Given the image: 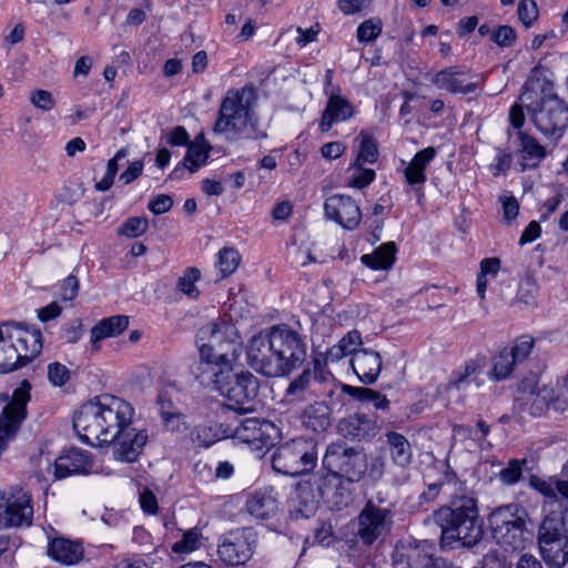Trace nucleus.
I'll use <instances>...</instances> for the list:
<instances>
[{
    "label": "nucleus",
    "mask_w": 568,
    "mask_h": 568,
    "mask_svg": "<svg viewBox=\"0 0 568 568\" xmlns=\"http://www.w3.org/2000/svg\"><path fill=\"white\" fill-rule=\"evenodd\" d=\"M48 555L63 565H75L83 558V547L78 541L59 537L49 542Z\"/></svg>",
    "instance_id": "nucleus-27"
},
{
    "label": "nucleus",
    "mask_w": 568,
    "mask_h": 568,
    "mask_svg": "<svg viewBox=\"0 0 568 568\" xmlns=\"http://www.w3.org/2000/svg\"><path fill=\"white\" fill-rule=\"evenodd\" d=\"M211 412V409L207 410V417H200L197 409L195 410L197 418L204 419L194 425L190 432V439L197 447L209 448L222 438L229 437L227 430L221 424L210 419Z\"/></svg>",
    "instance_id": "nucleus-25"
},
{
    "label": "nucleus",
    "mask_w": 568,
    "mask_h": 568,
    "mask_svg": "<svg viewBox=\"0 0 568 568\" xmlns=\"http://www.w3.org/2000/svg\"><path fill=\"white\" fill-rule=\"evenodd\" d=\"M39 329L24 328L19 324L0 326V373H9L27 365L42 351Z\"/></svg>",
    "instance_id": "nucleus-5"
},
{
    "label": "nucleus",
    "mask_w": 568,
    "mask_h": 568,
    "mask_svg": "<svg viewBox=\"0 0 568 568\" xmlns=\"http://www.w3.org/2000/svg\"><path fill=\"white\" fill-rule=\"evenodd\" d=\"M165 142L171 146H186L190 141V135L184 126L178 125L165 134Z\"/></svg>",
    "instance_id": "nucleus-54"
},
{
    "label": "nucleus",
    "mask_w": 568,
    "mask_h": 568,
    "mask_svg": "<svg viewBox=\"0 0 568 568\" xmlns=\"http://www.w3.org/2000/svg\"><path fill=\"white\" fill-rule=\"evenodd\" d=\"M490 39L500 47H509L515 40V31L509 26H500L493 31Z\"/></svg>",
    "instance_id": "nucleus-55"
},
{
    "label": "nucleus",
    "mask_w": 568,
    "mask_h": 568,
    "mask_svg": "<svg viewBox=\"0 0 568 568\" xmlns=\"http://www.w3.org/2000/svg\"><path fill=\"white\" fill-rule=\"evenodd\" d=\"M317 444L313 438L298 437L280 445L272 456L275 471L286 476L308 474L317 464Z\"/></svg>",
    "instance_id": "nucleus-8"
},
{
    "label": "nucleus",
    "mask_w": 568,
    "mask_h": 568,
    "mask_svg": "<svg viewBox=\"0 0 568 568\" xmlns=\"http://www.w3.org/2000/svg\"><path fill=\"white\" fill-rule=\"evenodd\" d=\"M341 389L343 393L349 395L351 397L363 402V403H372L374 408L377 410L387 412L390 406L389 399L386 395L366 387H356L346 384H341Z\"/></svg>",
    "instance_id": "nucleus-35"
},
{
    "label": "nucleus",
    "mask_w": 568,
    "mask_h": 568,
    "mask_svg": "<svg viewBox=\"0 0 568 568\" xmlns=\"http://www.w3.org/2000/svg\"><path fill=\"white\" fill-rule=\"evenodd\" d=\"M344 481L345 480L339 475L325 470L324 468L312 477V483L321 498L337 495L338 490L343 488Z\"/></svg>",
    "instance_id": "nucleus-37"
},
{
    "label": "nucleus",
    "mask_w": 568,
    "mask_h": 568,
    "mask_svg": "<svg viewBox=\"0 0 568 568\" xmlns=\"http://www.w3.org/2000/svg\"><path fill=\"white\" fill-rule=\"evenodd\" d=\"M426 521H432L440 528L442 548H454L457 542L470 548L484 537V520L473 497L462 496L450 506L435 510Z\"/></svg>",
    "instance_id": "nucleus-3"
},
{
    "label": "nucleus",
    "mask_w": 568,
    "mask_h": 568,
    "mask_svg": "<svg viewBox=\"0 0 568 568\" xmlns=\"http://www.w3.org/2000/svg\"><path fill=\"white\" fill-rule=\"evenodd\" d=\"M479 368L480 365L477 361H469L465 363L464 366L453 373L447 384V388L463 390L469 387L473 383L478 387L477 373Z\"/></svg>",
    "instance_id": "nucleus-38"
},
{
    "label": "nucleus",
    "mask_w": 568,
    "mask_h": 568,
    "mask_svg": "<svg viewBox=\"0 0 568 568\" xmlns=\"http://www.w3.org/2000/svg\"><path fill=\"white\" fill-rule=\"evenodd\" d=\"M304 427L323 433L331 426V409L324 402L307 405L301 416Z\"/></svg>",
    "instance_id": "nucleus-30"
},
{
    "label": "nucleus",
    "mask_w": 568,
    "mask_h": 568,
    "mask_svg": "<svg viewBox=\"0 0 568 568\" xmlns=\"http://www.w3.org/2000/svg\"><path fill=\"white\" fill-rule=\"evenodd\" d=\"M115 336L110 326L105 325L101 320L91 328V343L95 349H99L98 343L104 338Z\"/></svg>",
    "instance_id": "nucleus-58"
},
{
    "label": "nucleus",
    "mask_w": 568,
    "mask_h": 568,
    "mask_svg": "<svg viewBox=\"0 0 568 568\" xmlns=\"http://www.w3.org/2000/svg\"><path fill=\"white\" fill-rule=\"evenodd\" d=\"M199 547V532L195 529L184 532L183 538L172 546L176 554L191 552Z\"/></svg>",
    "instance_id": "nucleus-52"
},
{
    "label": "nucleus",
    "mask_w": 568,
    "mask_h": 568,
    "mask_svg": "<svg viewBox=\"0 0 568 568\" xmlns=\"http://www.w3.org/2000/svg\"><path fill=\"white\" fill-rule=\"evenodd\" d=\"M305 357V342L285 324L260 332L250 338L246 346L250 367L268 378L290 375L301 366Z\"/></svg>",
    "instance_id": "nucleus-2"
},
{
    "label": "nucleus",
    "mask_w": 568,
    "mask_h": 568,
    "mask_svg": "<svg viewBox=\"0 0 568 568\" xmlns=\"http://www.w3.org/2000/svg\"><path fill=\"white\" fill-rule=\"evenodd\" d=\"M538 548L549 567L559 568L568 561V538L538 539Z\"/></svg>",
    "instance_id": "nucleus-29"
},
{
    "label": "nucleus",
    "mask_w": 568,
    "mask_h": 568,
    "mask_svg": "<svg viewBox=\"0 0 568 568\" xmlns=\"http://www.w3.org/2000/svg\"><path fill=\"white\" fill-rule=\"evenodd\" d=\"M353 115V106L339 94L332 93L324 109L321 129L323 132L328 131L334 122L346 121Z\"/></svg>",
    "instance_id": "nucleus-28"
},
{
    "label": "nucleus",
    "mask_w": 568,
    "mask_h": 568,
    "mask_svg": "<svg viewBox=\"0 0 568 568\" xmlns=\"http://www.w3.org/2000/svg\"><path fill=\"white\" fill-rule=\"evenodd\" d=\"M354 373L364 384L376 382L382 371V357L378 352L366 348L358 349L351 358Z\"/></svg>",
    "instance_id": "nucleus-23"
},
{
    "label": "nucleus",
    "mask_w": 568,
    "mask_h": 568,
    "mask_svg": "<svg viewBox=\"0 0 568 568\" xmlns=\"http://www.w3.org/2000/svg\"><path fill=\"white\" fill-rule=\"evenodd\" d=\"M191 374L204 387H212L219 392L224 381L233 377L231 366H225L221 361L213 359L209 351L200 349V358L190 366Z\"/></svg>",
    "instance_id": "nucleus-16"
},
{
    "label": "nucleus",
    "mask_w": 568,
    "mask_h": 568,
    "mask_svg": "<svg viewBox=\"0 0 568 568\" xmlns=\"http://www.w3.org/2000/svg\"><path fill=\"white\" fill-rule=\"evenodd\" d=\"M256 93L252 87L232 89L224 97L213 131L229 141L243 138H257L256 116L253 105Z\"/></svg>",
    "instance_id": "nucleus-4"
},
{
    "label": "nucleus",
    "mask_w": 568,
    "mask_h": 568,
    "mask_svg": "<svg viewBox=\"0 0 568 568\" xmlns=\"http://www.w3.org/2000/svg\"><path fill=\"white\" fill-rule=\"evenodd\" d=\"M567 518L568 510L565 514L561 513V509L548 510L540 524L538 539L568 538L566 530Z\"/></svg>",
    "instance_id": "nucleus-33"
},
{
    "label": "nucleus",
    "mask_w": 568,
    "mask_h": 568,
    "mask_svg": "<svg viewBox=\"0 0 568 568\" xmlns=\"http://www.w3.org/2000/svg\"><path fill=\"white\" fill-rule=\"evenodd\" d=\"M134 409L112 395H102L83 404L73 416L80 438L92 446L111 445L115 460L134 463L148 443L145 429L132 427Z\"/></svg>",
    "instance_id": "nucleus-1"
},
{
    "label": "nucleus",
    "mask_w": 568,
    "mask_h": 568,
    "mask_svg": "<svg viewBox=\"0 0 568 568\" xmlns=\"http://www.w3.org/2000/svg\"><path fill=\"white\" fill-rule=\"evenodd\" d=\"M297 37H296V43L300 47H305L306 44L314 42L316 40V37L320 32L318 24H315L308 29H303L301 27L297 28Z\"/></svg>",
    "instance_id": "nucleus-63"
},
{
    "label": "nucleus",
    "mask_w": 568,
    "mask_h": 568,
    "mask_svg": "<svg viewBox=\"0 0 568 568\" xmlns=\"http://www.w3.org/2000/svg\"><path fill=\"white\" fill-rule=\"evenodd\" d=\"M465 74L466 73H437L430 81L452 93L466 94L474 92L479 84V78L476 77V80H466L463 78Z\"/></svg>",
    "instance_id": "nucleus-32"
},
{
    "label": "nucleus",
    "mask_w": 568,
    "mask_h": 568,
    "mask_svg": "<svg viewBox=\"0 0 568 568\" xmlns=\"http://www.w3.org/2000/svg\"><path fill=\"white\" fill-rule=\"evenodd\" d=\"M346 150V146L339 142H328L322 145L321 154L326 160H335L339 158Z\"/></svg>",
    "instance_id": "nucleus-61"
},
{
    "label": "nucleus",
    "mask_w": 568,
    "mask_h": 568,
    "mask_svg": "<svg viewBox=\"0 0 568 568\" xmlns=\"http://www.w3.org/2000/svg\"><path fill=\"white\" fill-rule=\"evenodd\" d=\"M200 278V271L195 267H189L184 275L178 281V287L181 292L190 297H196L199 291L195 286V282Z\"/></svg>",
    "instance_id": "nucleus-48"
},
{
    "label": "nucleus",
    "mask_w": 568,
    "mask_h": 568,
    "mask_svg": "<svg viewBox=\"0 0 568 568\" xmlns=\"http://www.w3.org/2000/svg\"><path fill=\"white\" fill-rule=\"evenodd\" d=\"M535 124L544 135L557 141L568 125V106L557 95L542 98Z\"/></svg>",
    "instance_id": "nucleus-15"
},
{
    "label": "nucleus",
    "mask_w": 568,
    "mask_h": 568,
    "mask_svg": "<svg viewBox=\"0 0 568 568\" xmlns=\"http://www.w3.org/2000/svg\"><path fill=\"white\" fill-rule=\"evenodd\" d=\"M30 390V383L23 379L20 386L13 390L11 400L0 415V454L27 417V404L31 398Z\"/></svg>",
    "instance_id": "nucleus-13"
},
{
    "label": "nucleus",
    "mask_w": 568,
    "mask_h": 568,
    "mask_svg": "<svg viewBox=\"0 0 568 568\" xmlns=\"http://www.w3.org/2000/svg\"><path fill=\"white\" fill-rule=\"evenodd\" d=\"M31 493L17 484L0 490V529L29 527L32 524Z\"/></svg>",
    "instance_id": "nucleus-10"
},
{
    "label": "nucleus",
    "mask_w": 568,
    "mask_h": 568,
    "mask_svg": "<svg viewBox=\"0 0 568 568\" xmlns=\"http://www.w3.org/2000/svg\"><path fill=\"white\" fill-rule=\"evenodd\" d=\"M375 179V171L372 169H363L362 165L355 166L353 176L348 183L349 186L356 189H364L369 185Z\"/></svg>",
    "instance_id": "nucleus-53"
},
{
    "label": "nucleus",
    "mask_w": 568,
    "mask_h": 568,
    "mask_svg": "<svg viewBox=\"0 0 568 568\" xmlns=\"http://www.w3.org/2000/svg\"><path fill=\"white\" fill-rule=\"evenodd\" d=\"M143 166L142 160L131 162L129 168L120 175L119 180L124 184H130L142 174Z\"/></svg>",
    "instance_id": "nucleus-62"
},
{
    "label": "nucleus",
    "mask_w": 568,
    "mask_h": 568,
    "mask_svg": "<svg viewBox=\"0 0 568 568\" xmlns=\"http://www.w3.org/2000/svg\"><path fill=\"white\" fill-rule=\"evenodd\" d=\"M531 352L532 336L523 335L516 338L510 346L501 348L491 357L488 378L495 383L508 379L514 372L528 363Z\"/></svg>",
    "instance_id": "nucleus-12"
},
{
    "label": "nucleus",
    "mask_w": 568,
    "mask_h": 568,
    "mask_svg": "<svg viewBox=\"0 0 568 568\" xmlns=\"http://www.w3.org/2000/svg\"><path fill=\"white\" fill-rule=\"evenodd\" d=\"M325 470L339 475L349 483L359 481L367 470V458L363 449L338 440L331 443L322 459Z\"/></svg>",
    "instance_id": "nucleus-9"
},
{
    "label": "nucleus",
    "mask_w": 568,
    "mask_h": 568,
    "mask_svg": "<svg viewBox=\"0 0 568 568\" xmlns=\"http://www.w3.org/2000/svg\"><path fill=\"white\" fill-rule=\"evenodd\" d=\"M79 292L78 278L73 275L68 276L61 287V298L63 301H72L77 297Z\"/></svg>",
    "instance_id": "nucleus-60"
},
{
    "label": "nucleus",
    "mask_w": 568,
    "mask_h": 568,
    "mask_svg": "<svg viewBox=\"0 0 568 568\" xmlns=\"http://www.w3.org/2000/svg\"><path fill=\"white\" fill-rule=\"evenodd\" d=\"M149 227V221L145 217L132 216L129 217L119 229L118 235L128 239H134L143 235Z\"/></svg>",
    "instance_id": "nucleus-45"
},
{
    "label": "nucleus",
    "mask_w": 568,
    "mask_h": 568,
    "mask_svg": "<svg viewBox=\"0 0 568 568\" xmlns=\"http://www.w3.org/2000/svg\"><path fill=\"white\" fill-rule=\"evenodd\" d=\"M383 23L379 19H368L362 22L357 28V40L359 42L374 41L382 33Z\"/></svg>",
    "instance_id": "nucleus-47"
},
{
    "label": "nucleus",
    "mask_w": 568,
    "mask_h": 568,
    "mask_svg": "<svg viewBox=\"0 0 568 568\" xmlns=\"http://www.w3.org/2000/svg\"><path fill=\"white\" fill-rule=\"evenodd\" d=\"M509 122L515 130L514 133L509 132V141L521 156L520 166L521 171H524L530 166L528 161L532 158V136L521 130L525 122V113L520 104L516 103L510 108Z\"/></svg>",
    "instance_id": "nucleus-20"
},
{
    "label": "nucleus",
    "mask_w": 568,
    "mask_h": 568,
    "mask_svg": "<svg viewBox=\"0 0 568 568\" xmlns=\"http://www.w3.org/2000/svg\"><path fill=\"white\" fill-rule=\"evenodd\" d=\"M358 139L361 140V142L354 166H359L365 163L373 164L374 162L377 161L378 158V149L375 140L363 132L361 133Z\"/></svg>",
    "instance_id": "nucleus-44"
},
{
    "label": "nucleus",
    "mask_w": 568,
    "mask_h": 568,
    "mask_svg": "<svg viewBox=\"0 0 568 568\" xmlns=\"http://www.w3.org/2000/svg\"><path fill=\"white\" fill-rule=\"evenodd\" d=\"M436 150L433 146L418 151L404 169L405 181L415 187L418 197L423 196L422 186L427 180L426 168L434 160Z\"/></svg>",
    "instance_id": "nucleus-24"
},
{
    "label": "nucleus",
    "mask_w": 568,
    "mask_h": 568,
    "mask_svg": "<svg viewBox=\"0 0 568 568\" xmlns=\"http://www.w3.org/2000/svg\"><path fill=\"white\" fill-rule=\"evenodd\" d=\"M362 344V335L358 331L354 329L348 332L337 345L332 346L327 352V359L332 362L339 361L344 356L357 352V346Z\"/></svg>",
    "instance_id": "nucleus-40"
},
{
    "label": "nucleus",
    "mask_w": 568,
    "mask_h": 568,
    "mask_svg": "<svg viewBox=\"0 0 568 568\" xmlns=\"http://www.w3.org/2000/svg\"><path fill=\"white\" fill-rule=\"evenodd\" d=\"M394 525V511L367 500L354 520L355 536L364 546H372L379 538L387 536Z\"/></svg>",
    "instance_id": "nucleus-11"
},
{
    "label": "nucleus",
    "mask_w": 568,
    "mask_h": 568,
    "mask_svg": "<svg viewBox=\"0 0 568 568\" xmlns=\"http://www.w3.org/2000/svg\"><path fill=\"white\" fill-rule=\"evenodd\" d=\"M385 436L392 462L398 467H407L413 459V449L408 439L396 432H388Z\"/></svg>",
    "instance_id": "nucleus-31"
},
{
    "label": "nucleus",
    "mask_w": 568,
    "mask_h": 568,
    "mask_svg": "<svg viewBox=\"0 0 568 568\" xmlns=\"http://www.w3.org/2000/svg\"><path fill=\"white\" fill-rule=\"evenodd\" d=\"M277 434L276 426L266 419L245 418L229 436L246 444H270Z\"/></svg>",
    "instance_id": "nucleus-19"
},
{
    "label": "nucleus",
    "mask_w": 568,
    "mask_h": 568,
    "mask_svg": "<svg viewBox=\"0 0 568 568\" xmlns=\"http://www.w3.org/2000/svg\"><path fill=\"white\" fill-rule=\"evenodd\" d=\"M526 460L511 459L508 466L499 471V478L505 485H513L517 483L521 476L523 464Z\"/></svg>",
    "instance_id": "nucleus-51"
},
{
    "label": "nucleus",
    "mask_w": 568,
    "mask_h": 568,
    "mask_svg": "<svg viewBox=\"0 0 568 568\" xmlns=\"http://www.w3.org/2000/svg\"><path fill=\"white\" fill-rule=\"evenodd\" d=\"M164 426L170 432H181L186 427L185 416L181 412L165 413L162 417Z\"/></svg>",
    "instance_id": "nucleus-56"
},
{
    "label": "nucleus",
    "mask_w": 568,
    "mask_h": 568,
    "mask_svg": "<svg viewBox=\"0 0 568 568\" xmlns=\"http://www.w3.org/2000/svg\"><path fill=\"white\" fill-rule=\"evenodd\" d=\"M256 540V532L252 528L232 530L219 545V557L230 566L244 565L253 556Z\"/></svg>",
    "instance_id": "nucleus-14"
},
{
    "label": "nucleus",
    "mask_w": 568,
    "mask_h": 568,
    "mask_svg": "<svg viewBox=\"0 0 568 568\" xmlns=\"http://www.w3.org/2000/svg\"><path fill=\"white\" fill-rule=\"evenodd\" d=\"M202 334L207 335L209 341L200 349L209 351V353H211L213 347L221 346V344L239 336L234 327L226 322H212L202 328Z\"/></svg>",
    "instance_id": "nucleus-34"
},
{
    "label": "nucleus",
    "mask_w": 568,
    "mask_h": 568,
    "mask_svg": "<svg viewBox=\"0 0 568 568\" xmlns=\"http://www.w3.org/2000/svg\"><path fill=\"white\" fill-rule=\"evenodd\" d=\"M341 436L352 440H364L377 434L376 423L366 414L355 413L338 422Z\"/></svg>",
    "instance_id": "nucleus-22"
},
{
    "label": "nucleus",
    "mask_w": 568,
    "mask_h": 568,
    "mask_svg": "<svg viewBox=\"0 0 568 568\" xmlns=\"http://www.w3.org/2000/svg\"><path fill=\"white\" fill-rule=\"evenodd\" d=\"M396 251L395 243L387 242L377 247L372 254H364L361 261L373 270H386L394 264Z\"/></svg>",
    "instance_id": "nucleus-36"
},
{
    "label": "nucleus",
    "mask_w": 568,
    "mask_h": 568,
    "mask_svg": "<svg viewBox=\"0 0 568 568\" xmlns=\"http://www.w3.org/2000/svg\"><path fill=\"white\" fill-rule=\"evenodd\" d=\"M241 348L242 342L237 336L227 343L221 344V346L213 347L211 351V357L213 356V359H219L225 366H231L233 368L234 362L241 354Z\"/></svg>",
    "instance_id": "nucleus-42"
},
{
    "label": "nucleus",
    "mask_w": 568,
    "mask_h": 568,
    "mask_svg": "<svg viewBox=\"0 0 568 568\" xmlns=\"http://www.w3.org/2000/svg\"><path fill=\"white\" fill-rule=\"evenodd\" d=\"M225 385L220 386L219 393L227 398L229 404L219 400H210L207 404L197 406L200 417H207V410L232 409L241 415L255 410L254 399L258 393V379L248 371L234 373L233 377L224 381Z\"/></svg>",
    "instance_id": "nucleus-7"
},
{
    "label": "nucleus",
    "mask_w": 568,
    "mask_h": 568,
    "mask_svg": "<svg viewBox=\"0 0 568 568\" xmlns=\"http://www.w3.org/2000/svg\"><path fill=\"white\" fill-rule=\"evenodd\" d=\"M327 219L337 222L344 229L354 230L358 226L362 213L356 202L348 195H332L324 203Z\"/></svg>",
    "instance_id": "nucleus-18"
},
{
    "label": "nucleus",
    "mask_w": 568,
    "mask_h": 568,
    "mask_svg": "<svg viewBox=\"0 0 568 568\" xmlns=\"http://www.w3.org/2000/svg\"><path fill=\"white\" fill-rule=\"evenodd\" d=\"M529 519L527 509L518 504H508L495 508L488 523L493 537L499 545L525 550L532 539V532L528 528Z\"/></svg>",
    "instance_id": "nucleus-6"
},
{
    "label": "nucleus",
    "mask_w": 568,
    "mask_h": 568,
    "mask_svg": "<svg viewBox=\"0 0 568 568\" xmlns=\"http://www.w3.org/2000/svg\"><path fill=\"white\" fill-rule=\"evenodd\" d=\"M331 381L334 387H338L333 375L326 372L318 359L314 361V367H306L303 372L295 377L286 389L287 396H295L297 398H305L306 394L314 396L323 395L321 386Z\"/></svg>",
    "instance_id": "nucleus-17"
},
{
    "label": "nucleus",
    "mask_w": 568,
    "mask_h": 568,
    "mask_svg": "<svg viewBox=\"0 0 568 568\" xmlns=\"http://www.w3.org/2000/svg\"><path fill=\"white\" fill-rule=\"evenodd\" d=\"M562 195L557 185H544L538 191V201L541 203V219L546 220L552 212H555L561 202Z\"/></svg>",
    "instance_id": "nucleus-41"
},
{
    "label": "nucleus",
    "mask_w": 568,
    "mask_h": 568,
    "mask_svg": "<svg viewBox=\"0 0 568 568\" xmlns=\"http://www.w3.org/2000/svg\"><path fill=\"white\" fill-rule=\"evenodd\" d=\"M372 0H338V8L344 14L357 13L371 4Z\"/></svg>",
    "instance_id": "nucleus-59"
},
{
    "label": "nucleus",
    "mask_w": 568,
    "mask_h": 568,
    "mask_svg": "<svg viewBox=\"0 0 568 568\" xmlns=\"http://www.w3.org/2000/svg\"><path fill=\"white\" fill-rule=\"evenodd\" d=\"M92 470V460L88 452L71 448L59 456L54 463L55 478L62 479L70 475L89 474Z\"/></svg>",
    "instance_id": "nucleus-21"
},
{
    "label": "nucleus",
    "mask_w": 568,
    "mask_h": 568,
    "mask_svg": "<svg viewBox=\"0 0 568 568\" xmlns=\"http://www.w3.org/2000/svg\"><path fill=\"white\" fill-rule=\"evenodd\" d=\"M29 100L34 108L44 112L52 110L55 105V100L52 93L43 89L30 91Z\"/></svg>",
    "instance_id": "nucleus-49"
},
{
    "label": "nucleus",
    "mask_w": 568,
    "mask_h": 568,
    "mask_svg": "<svg viewBox=\"0 0 568 568\" xmlns=\"http://www.w3.org/2000/svg\"><path fill=\"white\" fill-rule=\"evenodd\" d=\"M241 255L233 247H224L217 254L216 267L221 274L220 278H224L234 273L240 264Z\"/></svg>",
    "instance_id": "nucleus-43"
},
{
    "label": "nucleus",
    "mask_w": 568,
    "mask_h": 568,
    "mask_svg": "<svg viewBox=\"0 0 568 568\" xmlns=\"http://www.w3.org/2000/svg\"><path fill=\"white\" fill-rule=\"evenodd\" d=\"M535 489L542 494L544 497L546 498L544 511L561 509V504L557 496L558 490L556 488V485L552 486L551 484L545 480H539L535 478Z\"/></svg>",
    "instance_id": "nucleus-46"
},
{
    "label": "nucleus",
    "mask_w": 568,
    "mask_h": 568,
    "mask_svg": "<svg viewBox=\"0 0 568 568\" xmlns=\"http://www.w3.org/2000/svg\"><path fill=\"white\" fill-rule=\"evenodd\" d=\"M187 152L183 160V169L175 168L171 173L172 178H180L184 170L191 174L196 172L207 161L211 146L205 143L204 138L199 135L187 145Z\"/></svg>",
    "instance_id": "nucleus-26"
},
{
    "label": "nucleus",
    "mask_w": 568,
    "mask_h": 568,
    "mask_svg": "<svg viewBox=\"0 0 568 568\" xmlns=\"http://www.w3.org/2000/svg\"><path fill=\"white\" fill-rule=\"evenodd\" d=\"M102 321L105 325L112 328L115 336L121 334L129 326V317L125 315H113L111 317L103 318Z\"/></svg>",
    "instance_id": "nucleus-64"
},
{
    "label": "nucleus",
    "mask_w": 568,
    "mask_h": 568,
    "mask_svg": "<svg viewBox=\"0 0 568 568\" xmlns=\"http://www.w3.org/2000/svg\"><path fill=\"white\" fill-rule=\"evenodd\" d=\"M248 514L257 519H266L275 514L276 500L272 495L255 493L246 501Z\"/></svg>",
    "instance_id": "nucleus-39"
},
{
    "label": "nucleus",
    "mask_w": 568,
    "mask_h": 568,
    "mask_svg": "<svg viewBox=\"0 0 568 568\" xmlns=\"http://www.w3.org/2000/svg\"><path fill=\"white\" fill-rule=\"evenodd\" d=\"M173 200L166 194H160L154 200L150 201L148 209L154 214H163L171 210Z\"/></svg>",
    "instance_id": "nucleus-57"
},
{
    "label": "nucleus",
    "mask_w": 568,
    "mask_h": 568,
    "mask_svg": "<svg viewBox=\"0 0 568 568\" xmlns=\"http://www.w3.org/2000/svg\"><path fill=\"white\" fill-rule=\"evenodd\" d=\"M48 379L54 386H63L70 379V371L59 362L50 363L48 365Z\"/></svg>",
    "instance_id": "nucleus-50"
}]
</instances>
